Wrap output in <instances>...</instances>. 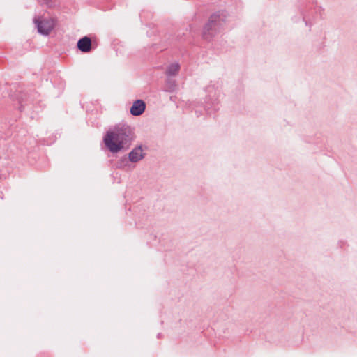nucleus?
<instances>
[{"label":"nucleus","mask_w":357,"mask_h":357,"mask_svg":"<svg viewBox=\"0 0 357 357\" xmlns=\"http://www.w3.org/2000/svg\"><path fill=\"white\" fill-rule=\"evenodd\" d=\"M77 49L83 53H89L93 50L91 39L89 36H85L79 38L77 43Z\"/></svg>","instance_id":"nucleus-4"},{"label":"nucleus","mask_w":357,"mask_h":357,"mask_svg":"<svg viewBox=\"0 0 357 357\" xmlns=\"http://www.w3.org/2000/svg\"><path fill=\"white\" fill-rule=\"evenodd\" d=\"M224 24V20L220 15L214 13L210 16L208 23L204 27L202 36L205 40H211Z\"/></svg>","instance_id":"nucleus-2"},{"label":"nucleus","mask_w":357,"mask_h":357,"mask_svg":"<svg viewBox=\"0 0 357 357\" xmlns=\"http://www.w3.org/2000/svg\"><path fill=\"white\" fill-rule=\"evenodd\" d=\"M177 89V84L175 79L168 77L166 79L165 90L168 92H174Z\"/></svg>","instance_id":"nucleus-8"},{"label":"nucleus","mask_w":357,"mask_h":357,"mask_svg":"<svg viewBox=\"0 0 357 357\" xmlns=\"http://www.w3.org/2000/svg\"><path fill=\"white\" fill-rule=\"evenodd\" d=\"M218 109H219V107H218V104L213 105L212 108H211V107H209L208 104H206L205 106L206 112H207L208 114H210V115L212 114L213 112L218 111Z\"/></svg>","instance_id":"nucleus-10"},{"label":"nucleus","mask_w":357,"mask_h":357,"mask_svg":"<svg viewBox=\"0 0 357 357\" xmlns=\"http://www.w3.org/2000/svg\"><path fill=\"white\" fill-rule=\"evenodd\" d=\"M146 109V103L142 100H136L130 107V112L134 116L142 115Z\"/></svg>","instance_id":"nucleus-5"},{"label":"nucleus","mask_w":357,"mask_h":357,"mask_svg":"<svg viewBox=\"0 0 357 357\" xmlns=\"http://www.w3.org/2000/svg\"><path fill=\"white\" fill-rule=\"evenodd\" d=\"M160 337V333H159V334L158 335V337Z\"/></svg>","instance_id":"nucleus-12"},{"label":"nucleus","mask_w":357,"mask_h":357,"mask_svg":"<svg viewBox=\"0 0 357 357\" xmlns=\"http://www.w3.org/2000/svg\"><path fill=\"white\" fill-rule=\"evenodd\" d=\"M145 153H143L142 146L139 145L135 147L128 154L129 160L135 163L144 158Z\"/></svg>","instance_id":"nucleus-6"},{"label":"nucleus","mask_w":357,"mask_h":357,"mask_svg":"<svg viewBox=\"0 0 357 357\" xmlns=\"http://www.w3.org/2000/svg\"><path fill=\"white\" fill-rule=\"evenodd\" d=\"M180 70V65L178 63L170 64L166 69V75L167 76H174L178 74Z\"/></svg>","instance_id":"nucleus-7"},{"label":"nucleus","mask_w":357,"mask_h":357,"mask_svg":"<svg viewBox=\"0 0 357 357\" xmlns=\"http://www.w3.org/2000/svg\"><path fill=\"white\" fill-rule=\"evenodd\" d=\"M134 128L126 123H119L113 130L106 132L103 142L112 153L128 150L135 139Z\"/></svg>","instance_id":"nucleus-1"},{"label":"nucleus","mask_w":357,"mask_h":357,"mask_svg":"<svg viewBox=\"0 0 357 357\" xmlns=\"http://www.w3.org/2000/svg\"><path fill=\"white\" fill-rule=\"evenodd\" d=\"M17 99L19 102V104H20V107H19V109L20 111H22L23 109H24V105H23V102H24V98H23V95H21L20 96H17Z\"/></svg>","instance_id":"nucleus-11"},{"label":"nucleus","mask_w":357,"mask_h":357,"mask_svg":"<svg viewBox=\"0 0 357 357\" xmlns=\"http://www.w3.org/2000/svg\"><path fill=\"white\" fill-rule=\"evenodd\" d=\"M33 22L37 27L38 33L44 36L49 35L54 27V22L52 19L35 17Z\"/></svg>","instance_id":"nucleus-3"},{"label":"nucleus","mask_w":357,"mask_h":357,"mask_svg":"<svg viewBox=\"0 0 357 357\" xmlns=\"http://www.w3.org/2000/svg\"><path fill=\"white\" fill-rule=\"evenodd\" d=\"M129 162H130L129 160V157L128 158L126 157H123L117 162V163H116L117 167L123 168V167L127 166L128 165Z\"/></svg>","instance_id":"nucleus-9"}]
</instances>
